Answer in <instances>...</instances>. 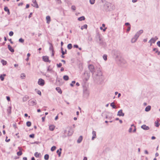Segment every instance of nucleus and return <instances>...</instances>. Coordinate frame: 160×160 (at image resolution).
<instances>
[{
    "label": "nucleus",
    "instance_id": "nucleus-1",
    "mask_svg": "<svg viewBox=\"0 0 160 160\" xmlns=\"http://www.w3.org/2000/svg\"><path fill=\"white\" fill-rule=\"evenodd\" d=\"M38 83L39 85L42 86L44 85L45 82L41 78H40L39 79Z\"/></svg>",
    "mask_w": 160,
    "mask_h": 160
},
{
    "label": "nucleus",
    "instance_id": "nucleus-2",
    "mask_svg": "<svg viewBox=\"0 0 160 160\" xmlns=\"http://www.w3.org/2000/svg\"><path fill=\"white\" fill-rule=\"evenodd\" d=\"M139 36V34H138V33H137V34L135 35L134 37L131 40L132 42H135Z\"/></svg>",
    "mask_w": 160,
    "mask_h": 160
},
{
    "label": "nucleus",
    "instance_id": "nucleus-3",
    "mask_svg": "<svg viewBox=\"0 0 160 160\" xmlns=\"http://www.w3.org/2000/svg\"><path fill=\"white\" fill-rule=\"evenodd\" d=\"M43 60L45 62H50V61L49 60L48 57L47 56H44L42 57Z\"/></svg>",
    "mask_w": 160,
    "mask_h": 160
},
{
    "label": "nucleus",
    "instance_id": "nucleus-4",
    "mask_svg": "<svg viewBox=\"0 0 160 160\" xmlns=\"http://www.w3.org/2000/svg\"><path fill=\"white\" fill-rule=\"evenodd\" d=\"M33 4H32V5L35 7H36L37 8H38V6L37 3L36 1V0H33L32 1Z\"/></svg>",
    "mask_w": 160,
    "mask_h": 160
},
{
    "label": "nucleus",
    "instance_id": "nucleus-5",
    "mask_svg": "<svg viewBox=\"0 0 160 160\" xmlns=\"http://www.w3.org/2000/svg\"><path fill=\"white\" fill-rule=\"evenodd\" d=\"M18 149L19 150V151L17 152V154L18 156H20L22 154V149L21 147H19Z\"/></svg>",
    "mask_w": 160,
    "mask_h": 160
},
{
    "label": "nucleus",
    "instance_id": "nucleus-6",
    "mask_svg": "<svg viewBox=\"0 0 160 160\" xmlns=\"http://www.w3.org/2000/svg\"><path fill=\"white\" fill-rule=\"evenodd\" d=\"M118 115L120 116H123L124 115V113L122 112V110H121L118 111Z\"/></svg>",
    "mask_w": 160,
    "mask_h": 160
},
{
    "label": "nucleus",
    "instance_id": "nucleus-7",
    "mask_svg": "<svg viewBox=\"0 0 160 160\" xmlns=\"http://www.w3.org/2000/svg\"><path fill=\"white\" fill-rule=\"evenodd\" d=\"M89 68L91 72H93L94 71V67L93 65H90L89 66Z\"/></svg>",
    "mask_w": 160,
    "mask_h": 160
},
{
    "label": "nucleus",
    "instance_id": "nucleus-8",
    "mask_svg": "<svg viewBox=\"0 0 160 160\" xmlns=\"http://www.w3.org/2000/svg\"><path fill=\"white\" fill-rule=\"evenodd\" d=\"M92 140H93L95 138H96V132L95 131H93L92 132Z\"/></svg>",
    "mask_w": 160,
    "mask_h": 160
},
{
    "label": "nucleus",
    "instance_id": "nucleus-9",
    "mask_svg": "<svg viewBox=\"0 0 160 160\" xmlns=\"http://www.w3.org/2000/svg\"><path fill=\"white\" fill-rule=\"evenodd\" d=\"M125 25L127 27V32H128L130 29V25L128 23H126Z\"/></svg>",
    "mask_w": 160,
    "mask_h": 160
},
{
    "label": "nucleus",
    "instance_id": "nucleus-10",
    "mask_svg": "<svg viewBox=\"0 0 160 160\" xmlns=\"http://www.w3.org/2000/svg\"><path fill=\"white\" fill-rule=\"evenodd\" d=\"M29 104L30 105H33L36 104V103L35 101H33V100H30L29 101Z\"/></svg>",
    "mask_w": 160,
    "mask_h": 160
},
{
    "label": "nucleus",
    "instance_id": "nucleus-11",
    "mask_svg": "<svg viewBox=\"0 0 160 160\" xmlns=\"http://www.w3.org/2000/svg\"><path fill=\"white\" fill-rule=\"evenodd\" d=\"M55 128V126L54 125H51L49 126V129L51 131H53L54 130Z\"/></svg>",
    "mask_w": 160,
    "mask_h": 160
},
{
    "label": "nucleus",
    "instance_id": "nucleus-12",
    "mask_svg": "<svg viewBox=\"0 0 160 160\" xmlns=\"http://www.w3.org/2000/svg\"><path fill=\"white\" fill-rule=\"evenodd\" d=\"M141 128H142L145 130H147L149 129V127L146 126L145 125H143L142 126Z\"/></svg>",
    "mask_w": 160,
    "mask_h": 160
},
{
    "label": "nucleus",
    "instance_id": "nucleus-13",
    "mask_svg": "<svg viewBox=\"0 0 160 160\" xmlns=\"http://www.w3.org/2000/svg\"><path fill=\"white\" fill-rule=\"evenodd\" d=\"M46 19L47 20V23L48 24H49L51 21V18L49 16H47Z\"/></svg>",
    "mask_w": 160,
    "mask_h": 160
},
{
    "label": "nucleus",
    "instance_id": "nucleus-14",
    "mask_svg": "<svg viewBox=\"0 0 160 160\" xmlns=\"http://www.w3.org/2000/svg\"><path fill=\"white\" fill-rule=\"evenodd\" d=\"M131 127H132V128H130L129 129V132H131L132 131V129L133 128H134V130H133V132H135L136 129L135 128V126L133 125H131Z\"/></svg>",
    "mask_w": 160,
    "mask_h": 160
},
{
    "label": "nucleus",
    "instance_id": "nucleus-15",
    "mask_svg": "<svg viewBox=\"0 0 160 160\" xmlns=\"http://www.w3.org/2000/svg\"><path fill=\"white\" fill-rule=\"evenodd\" d=\"M8 48L9 49V50L12 52H14V50L11 47L10 45H8Z\"/></svg>",
    "mask_w": 160,
    "mask_h": 160
},
{
    "label": "nucleus",
    "instance_id": "nucleus-16",
    "mask_svg": "<svg viewBox=\"0 0 160 160\" xmlns=\"http://www.w3.org/2000/svg\"><path fill=\"white\" fill-rule=\"evenodd\" d=\"M4 10L6 12H7L8 15H9L10 14V12L9 11V10L8 9V8L7 7H5L4 8Z\"/></svg>",
    "mask_w": 160,
    "mask_h": 160
},
{
    "label": "nucleus",
    "instance_id": "nucleus-17",
    "mask_svg": "<svg viewBox=\"0 0 160 160\" xmlns=\"http://www.w3.org/2000/svg\"><path fill=\"white\" fill-rule=\"evenodd\" d=\"M11 108L12 107L11 106H9L8 107V108L7 109V111L8 112V113L10 114L11 112Z\"/></svg>",
    "mask_w": 160,
    "mask_h": 160
},
{
    "label": "nucleus",
    "instance_id": "nucleus-18",
    "mask_svg": "<svg viewBox=\"0 0 160 160\" xmlns=\"http://www.w3.org/2000/svg\"><path fill=\"white\" fill-rule=\"evenodd\" d=\"M6 76V75L5 74H1L0 75V79L2 81L4 79V77Z\"/></svg>",
    "mask_w": 160,
    "mask_h": 160
},
{
    "label": "nucleus",
    "instance_id": "nucleus-19",
    "mask_svg": "<svg viewBox=\"0 0 160 160\" xmlns=\"http://www.w3.org/2000/svg\"><path fill=\"white\" fill-rule=\"evenodd\" d=\"M155 41V38H152L149 41L151 43V46L152 45V43H154Z\"/></svg>",
    "mask_w": 160,
    "mask_h": 160
},
{
    "label": "nucleus",
    "instance_id": "nucleus-20",
    "mask_svg": "<svg viewBox=\"0 0 160 160\" xmlns=\"http://www.w3.org/2000/svg\"><path fill=\"white\" fill-rule=\"evenodd\" d=\"M56 90L60 93H62V91L59 87H57L56 88Z\"/></svg>",
    "mask_w": 160,
    "mask_h": 160
},
{
    "label": "nucleus",
    "instance_id": "nucleus-21",
    "mask_svg": "<svg viewBox=\"0 0 160 160\" xmlns=\"http://www.w3.org/2000/svg\"><path fill=\"white\" fill-rule=\"evenodd\" d=\"M35 157L36 158H39L41 156L40 153H38V152H36L34 155Z\"/></svg>",
    "mask_w": 160,
    "mask_h": 160
},
{
    "label": "nucleus",
    "instance_id": "nucleus-22",
    "mask_svg": "<svg viewBox=\"0 0 160 160\" xmlns=\"http://www.w3.org/2000/svg\"><path fill=\"white\" fill-rule=\"evenodd\" d=\"M153 51H155V53L158 55H159L160 54V52L158 51L157 48H154L153 49Z\"/></svg>",
    "mask_w": 160,
    "mask_h": 160
},
{
    "label": "nucleus",
    "instance_id": "nucleus-23",
    "mask_svg": "<svg viewBox=\"0 0 160 160\" xmlns=\"http://www.w3.org/2000/svg\"><path fill=\"white\" fill-rule=\"evenodd\" d=\"M82 136H80L77 140V142L78 143H80L82 141Z\"/></svg>",
    "mask_w": 160,
    "mask_h": 160
},
{
    "label": "nucleus",
    "instance_id": "nucleus-24",
    "mask_svg": "<svg viewBox=\"0 0 160 160\" xmlns=\"http://www.w3.org/2000/svg\"><path fill=\"white\" fill-rule=\"evenodd\" d=\"M87 27H88L87 25V24H85L83 26L81 27V29L82 30L84 28L87 29Z\"/></svg>",
    "mask_w": 160,
    "mask_h": 160
},
{
    "label": "nucleus",
    "instance_id": "nucleus-25",
    "mask_svg": "<svg viewBox=\"0 0 160 160\" xmlns=\"http://www.w3.org/2000/svg\"><path fill=\"white\" fill-rule=\"evenodd\" d=\"M85 19V18L84 16H82V17H80V18H79L78 19V20L80 21H81L82 20H84Z\"/></svg>",
    "mask_w": 160,
    "mask_h": 160
},
{
    "label": "nucleus",
    "instance_id": "nucleus-26",
    "mask_svg": "<svg viewBox=\"0 0 160 160\" xmlns=\"http://www.w3.org/2000/svg\"><path fill=\"white\" fill-rule=\"evenodd\" d=\"M60 151L59 150H58L57 151V152L58 155L59 157H60L61 156V151L62 150V149L61 148L60 149Z\"/></svg>",
    "mask_w": 160,
    "mask_h": 160
},
{
    "label": "nucleus",
    "instance_id": "nucleus-27",
    "mask_svg": "<svg viewBox=\"0 0 160 160\" xmlns=\"http://www.w3.org/2000/svg\"><path fill=\"white\" fill-rule=\"evenodd\" d=\"M151 109V106H148L145 108V111H146L148 112Z\"/></svg>",
    "mask_w": 160,
    "mask_h": 160
},
{
    "label": "nucleus",
    "instance_id": "nucleus-28",
    "mask_svg": "<svg viewBox=\"0 0 160 160\" xmlns=\"http://www.w3.org/2000/svg\"><path fill=\"white\" fill-rule=\"evenodd\" d=\"M52 68H51L50 66H49L48 68L47 71L48 72H50L52 71Z\"/></svg>",
    "mask_w": 160,
    "mask_h": 160
},
{
    "label": "nucleus",
    "instance_id": "nucleus-29",
    "mask_svg": "<svg viewBox=\"0 0 160 160\" xmlns=\"http://www.w3.org/2000/svg\"><path fill=\"white\" fill-rule=\"evenodd\" d=\"M157 122H155V126L157 127H158L159 125V124L158 123V122L159 121V119H158L157 120Z\"/></svg>",
    "mask_w": 160,
    "mask_h": 160
},
{
    "label": "nucleus",
    "instance_id": "nucleus-30",
    "mask_svg": "<svg viewBox=\"0 0 160 160\" xmlns=\"http://www.w3.org/2000/svg\"><path fill=\"white\" fill-rule=\"evenodd\" d=\"M1 62L3 65H6L7 63V62L4 60H2Z\"/></svg>",
    "mask_w": 160,
    "mask_h": 160
},
{
    "label": "nucleus",
    "instance_id": "nucleus-31",
    "mask_svg": "<svg viewBox=\"0 0 160 160\" xmlns=\"http://www.w3.org/2000/svg\"><path fill=\"white\" fill-rule=\"evenodd\" d=\"M111 106L113 108H116V106L114 104V102H112L111 104Z\"/></svg>",
    "mask_w": 160,
    "mask_h": 160
},
{
    "label": "nucleus",
    "instance_id": "nucleus-32",
    "mask_svg": "<svg viewBox=\"0 0 160 160\" xmlns=\"http://www.w3.org/2000/svg\"><path fill=\"white\" fill-rule=\"evenodd\" d=\"M69 77H68L67 75H65L63 76V79L67 81L68 80Z\"/></svg>",
    "mask_w": 160,
    "mask_h": 160
},
{
    "label": "nucleus",
    "instance_id": "nucleus-33",
    "mask_svg": "<svg viewBox=\"0 0 160 160\" xmlns=\"http://www.w3.org/2000/svg\"><path fill=\"white\" fill-rule=\"evenodd\" d=\"M73 133V132L71 130L68 131V135L71 136L72 134Z\"/></svg>",
    "mask_w": 160,
    "mask_h": 160
},
{
    "label": "nucleus",
    "instance_id": "nucleus-34",
    "mask_svg": "<svg viewBox=\"0 0 160 160\" xmlns=\"http://www.w3.org/2000/svg\"><path fill=\"white\" fill-rule=\"evenodd\" d=\"M25 77H26L25 74L24 73H22L21 75V78L22 79L24 78H25Z\"/></svg>",
    "mask_w": 160,
    "mask_h": 160
},
{
    "label": "nucleus",
    "instance_id": "nucleus-35",
    "mask_svg": "<svg viewBox=\"0 0 160 160\" xmlns=\"http://www.w3.org/2000/svg\"><path fill=\"white\" fill-rule=\"evenodd\" d=\"M68 49H70L72 48V45L71 44H69L68 45Z\"/></svg>",
    "mask_w": 160,
    "mask_h": 160
},
{
    "label": "nucleus",
    "instance_id": "nucleus-36",
    "mask_svg": "<svg viewBox=\"0 0 160 160\" xmlns=\"http://www.w3.org/2000/svg\"><path fill=\"white\" fill-rule=\"evenodd\" d=\"M44 159L46 160H48L49 158V155L48 154H46L44 156Z\"/></svg>",
    "mask_w": 160,
    "mask_h": 160
},
{
    "label": "nucleus",
    "instance_id": "nucleus-37",
    "mask_svg": "<svg viewBox=\"0 0 160 160\" xmlns=\"http://www.w3.org/2000/svg\"><path fill=\"white\" fill-rule=\"evenodd\" d=\"M31 123L30 122L28 121L27 122V125L28 127H30L31 126Z\"/></svg>",
    "mask_w": 160,
    "mask_h": 160
},
{
    "label": "nucleus",
    "instance_id": "nucleus-38",
    "mask_svg": "<svg viewBox=\"0 0 160 160\" xmlns=\"http://www.w3.org/2000/svg\"><path fill=\"white\" fill-rule=\"evenodd\" d=\"M56 148V147L55 146H53L52 147V148H51V150L52 151H54L55 150Z\"/></svg>",
    "mask_w": 160,
    "mask_h": 160
},
{
    "label": "nucleus",
    "instance_id": "nucleus-39",
    "mask_svg": "<svg viewBox=\"0 0 160 160\" xmlns=\"http://www.w3.org/2000/svg\"><path fill=\"white\" fill-rule=\"evenodd\" d=\"M95 0H90V2L92 4H93L95 2Z\"/></svg>",
    "mask_w": 160,
    "mask_h": 160
},
{
    "label": "nucleus",
    "instance_id": "nucleus-40",
    "mask_svg": "<svg viewBox=\"0 0 160 160\" xmlns=\"http://www.w3.org/2000/svg\"><path fill=\"white\" fill-rule=\"evenodd\" d=\"M29 99V98L28 96H25L23 98V100H27Z\"/></svg>",
    "mask_w": 160,
    "mask_h": 160
},
{
    "label": "nucleus",
    "instance_id": "nucleus-41",
    "mask_svg": "<svg viewBox=\"0 0 160 160\" xmlns=\"http://www.w3.org/2000/svg\"><path fill=\"white\" fill-rule=\"evenodd\" d=\"M75 81H73L72 82V83L70 84V85L72 87H73L74 84H75Z\"/></svg>",
    "mask_w": 160,
    "mask_h": 160
},
{
    "label": "nucleus",
    "instance_id": "nucleus-42",
    "mask_svg": "<svg viewBox=\"0 0 160 160\" xmlns=\"http://www.w3.org/2000/svg\"><path fill=\"white\" fill-rule=\"evenodd\" d=\"M103 58L105 60H106L107 59V56L106 55H104L103 56Z\"/></svg>",
    "mask_w": 160,
    "mask_h": 160
},
{
    "label": "nucleus",
    "instance_id": "nucleus-43",
    "mask_svg": "<svg viewBox=\"0 0 160 160\" xmlns=\"http://www.w3.org/2000/svg\"><path fill=\"white\" fill-rule=\"evenodd\" d=\"M100 29L101 30H103V32H105L106 30V29H107V28H104L103 29L102 27H101L100 28Z\"/></svg>",
    "mask_w": 160,
    "mask_h": 160
},
{
    "label": "nucleus",
    "instance_id": "nucleus-44",
    "mask_svg": "<svg viewBox=\"0 0 160 160\" xmlns=\"http://www.w3.org/2000/svg\"><path fill=\"white\" fill-rule=\"evenodd\" d=\"M19 41L20 42H21L22 43H23L24 42V40L23 39H22V38H20L19 39Z\"/></svg>",
    "mask_w": 160,
    "mask_h": 160
},
{
    "label": "nucleus",
    "instance_id": "nucleus-45",
    "mask_svg": "<svg viewBox=\"0 0 160 160\" xmlns=\"http://www.w3.org/2000/svg\"><path fill=\"white\" fill-rule=\"evenodd\" d=\"M57 66L58 67H60L62 66V64L60 63L59 64H57Z\"/></svg>",
    "mask_w": 160,
    "mask_h": 160
},
{
    "label": "nucleus",
    "instance_id": "nucleus-46",
    "mask_svg": "<svg viewBox=\"0 0 160 160\" xmlns=\"http://www.w3.org/2000/svg\"><path fill=\"white\" fill-rule=\"evenodd\" d=\"M13 34V32H12V31H11L10 32H9V35L10 36H12Z\"/></svg>",
    "mask_w": 160,
    "mask_h": 160
},
{
    "label": "nucleus",
    "instance_id": "nucleus-47",
    "mask_svg": "<svg viewBox=\"0 0 160 160\" xmlns=\"http://www.w3.org/2000/svg\"><path fill=\"white\" fill-rule=\"evenodd\" d=\"M61 50H62V54L63 55H64L65 54H66V52H64L63 50H62V48H61Z\"/></svg>",
    "mask_w": 160,
    "mask_h": 160
},
{
    "label": "nucleus",
    "instance_id": "nucleus-48",
    "mask_svg": "<svg viewBox=\"0 0 160 160\" xmlns=\"http://www.w3.org/2000/svg\"><path fill=\"white\" fill-rule=\"evenodd\" d=\"M29 137L32 138H33L34 137V134H31L29 135Z\"/></svg>",
    "mask_w": 160,
    "mask_h": 160
},
{
    "label": "nucleus",
    "instance_id": "nucleus-49",
    "mask_svg": "<svg viewBox=\"0 0 160 160\" xmlns=\"http://www.w3.org/2000/svg\"><path fill=\"white\" fill-rule=\"evenodd\" d=\"M71 8L73 10H75L76 9V7L74 6H72Z\"/></svg>",
    "mask_w": 160,
    "mask_h": 160
},
{
    "label": "nucleus",
    "instance_id": "nucleus-50",
    "mask_svg": "<svg viewBox=\"0 0 160 160\" xmlns=\"http://www.w3.org/2000/svg\"><path fill=\"white\" fill-rule=\"evenodd\" d=\"M37 93L38 94H39V95H41V93L40 90H38L37 91Z\"/></svg>",
    "mask_w": 160,
    "mask_h": 160
},
{
    "label": "nucleus",
    "instance_id": "nucleus-51",
    "mask_svg": "<svg viewBox=\"0 0 160 160\" xmlns=\"http://www.w3.org/2000/svg\"><path fill=\"white\" fill-rule=\"evenodd\" d=\"M142 32H143V31L140 30L138 32H137V33H138V34H139V35L140 34L142 33Z\"/></svg>",
    "mask_w": 160,
    "mask_h": 160
},
{
    "label": "nucleus",
    "instance_id": "nucleus-52",
    "mask_svg": "<svg viewBox=\"0 0 160 160\" xmlns=\"http://www.w3.org/2000/svg\"><path fill=\"white\" fill-rule=\"evenodd\" d=\"M57 2L58 3L60 4L61 3V0H56Z\"/></svg>",
    "mask_w": 160,
    "mask_h": 160
},
{
    "label": "nucleus",
    "instance_id": "nucleus-53",
    "mask_svg": "<svg viewBox=\"0 0 160 160\" xmlns=\"http://www.w3.org/2000/svg\"><path fill=\"white\" fill-rule=\"evenodd\" d=\"M6 141L7 142H9V141H10V139H7L8 138V137H7L6 138Z\"/></svg>",
    "mask_w": 160,
    "mask_h": 160
},
{
    "label": "nucleus",
    "instance_id": "nucleus-54",
    "mask_svg": "<svg viewBox=\"0 0 160 160\" xmlns=\"http://www.w3.org/2000/svg\"><path fill=\"white\" fill-rule=\"evenodd\" d=\"M6 98H7V99L8 101H10V98H9V97L8 96H7Z\"/></svg>",
    "mask_w": 160,
    "mask_h": 160
},
{
    "label": "nucleus",
    "instance_id": "nucleus-55",
    "mask_svg": "<svg viewBox=\"0 0 160 160\" xmlns=\"http://www.w3.org/2000/svg\"><path fill=\"white\" fill-rule=\"evenodd\" d=\"M157 45L160 47V41H158L157 43Z\"/></svg>",
    "mask_w": 160,
    "mask_h": 160
},
{
    "label": "nucleus",
    "instance_id": "nucleus-56",
    "mask_svg": "<svg viewBox=\"0 0 160 160\" xmlns=\"http://www.w3.org/2000/svg\"><path fill=\"white\" fill-rule=\"evenodd\" d=\"M73 47L74 48H78V46L77 45H74L73 46Z\"/></svg>",
    "mask_w": 160,
    "mask_h": 160
},
{
    "label": "nucleus",
    "instance_id": "nucleus-57",
    "mask_svg": "<svg viewBox=\"0 0 160 160\" xmlns=\"http://www.w3.org/2000/svg\"><path fill=\"white\" fill-rule=\"evenodd\" d=\"M32 12L30 13L28 16L29 18H30L32 17Z\"/></svg>",
    "mask_w": 160,
    "mask_h": 160
},
{
    "label": "nucleus",
    "instance_id": "nucleus-58",
    "mask_svg": "<svg viewBox=\"0 0 160 160\" xmlns=\"http://www.w3.org/2000/svg\"><path fill=\"white\" fill-rule=\"evenodd\" d=\"M29 7V4H27L26 6V8H28Z\"/></svg>",
    "mask_w": 160,
    "mask_h": 160
},
{
    "label": "nucleus",
    "instance_id": "nucleus-59",
    "mask_svg": "<svg viewBox=\"0 0 160 160\" xmlns=\"http://www.w3.org/2000/svg\"><path fill=\"white\" fill-rule=\"evenodd\" d=\"M45 117H43L42 118V122H44L45 121Z\"/></svg>",
    "mask_w": 160,
    "mask_h": 160
},
{
    "label": "nucleus",
    "instance_id": "nucleus-60",
    "mask_svg": "<svg viewBox=\"0 0 160 160\" xmlns=\"http://www.w3.org/2000/svg\"><path fill=\"white\" fill-rule=\"evenodd\" d=\"M64 70V68L63 67L61 68V71L62 72V71H63Z\"/></svg>",
    "mask_w": 160,
    "mask_h": 160
},
{
    "label": "nucleus",
    "instance_id": "nucleus-61",
    "mask_svg": "<svg viewBox=\"0 0 160 160\" xmlns=\"http://www.w3.org/2000/svg\"><path fill=\"white\" fill-rule=\"evenodd\" d=\"M145 153L146 154H148V151L147 150H145Z\"/></svg>",
    "mask_w": 160,
    "mask_h": 160
},
{
    "label": "nucleus",
    "instance_id": "nucleus-62",
    "mask_svg": "<svg viewBox=\"0 0 160 160\" xmlns=\"http://www.w3.org/2000/svg\"><path fill=\"white\" fill-rule=\"evenodd\" d=\"M30 54L29 53H28L27 54V56L28 58H29L30 56Z\"/></svg>",
    "mask_w": 160,
    "mask_h": 160
},
{
    "label": "nucleus",
    "instance_id": "nucleus-63",
    "mask_svg": "<svg viewBox=\"0 0 160 160\" xmlns=\"http://www.w3.org/2000/svg\"><path fill=\"white\" fill-rule=\"evenodd\" d=\"M23 160H27V158L26 157H24L23 158Z\"/></svg>",
    "mask_w": 160,
    "mask_h": 160
},
{
    "label": "nucleus",
    "instance_id": "nucleus-64",
    "mask_svg": "<svg viewBox=\"0 0 160 160\" xmlns=\"http://www.w3.org/2000/svg\"><path fill=\"white\" fill-rule=\"evenodd\" d=\"M83 160H87V158L86 157H85L84 158V159H83Z\"/></svg>",
    "mask_w": 160,
    "mask_h": 160
}]
</instances>
